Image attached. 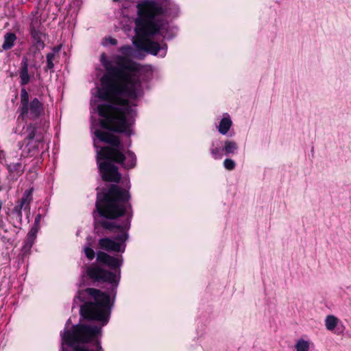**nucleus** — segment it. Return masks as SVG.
<instances>
[{
    "mask_svg": "<svg viewBox=\"0 0 351 351\" xmlns=\"http://www.w3.org/2000/svg\"><path fill=\"white\" fill-rule=\"evenodd\" d=\"M100 62L106 73L101 78L99 96L103 100L111 101L97 106L98 114L101 117V127L130 136L131 129L128 117L132 109L128 101L121 97L133 99L137 97L141 86L138 64L124 56H117L114 59L116 65H112L104 53L100 56Z\"/></svg>",
    "mask_w": 351,
    "mask_h": 351,
    "instance_id": "nucleus-1",
    "label": "nucleus"
},
{
    "mask_svg": "<svg viewBox=\"0 0 351 351\" xmlns=\"http://www.w3.org/2000/svg\"><path fill=\"white\" fill-rule=\"evenodd\" d=\"M85 295L89 300L81 305L80 315L86 319L101 322L102 325H75L72 330L64 332L62 341L71 346L75 343H82V345L75 346V351H103L99 338L101 335V327L108 323L110 317V295L99 289L87 288L79 292L74 302L77 299L83 301Z\"/></svg>",
    "mask_w": 351,
    "mask_h": 351,
    "instance_id": "nucleus-2",
    "label": "nucleus"
},
{
    "mask_svg": "<svg viewBox=\"0 0 351 351\" xmlns=\"http://www.w3.org/2000/svg\"><path fill=\"white\" fill-rule=\"evenodd\" d=\"M130 196L128 191L119 186L111 184L103 193H98L95 203L96 210L93 212L95 230L99 226L110 232H119L114 239L108 237L100 239L98 244L101 250L111 252H124V243L128 238L125 229L129 228L128 222L118 224L114 219L125 214V204Z\"/></svg>",
    "mask_w": 351,
    "mask_h": 351,
    "instance_id": "nucleus-3",
    "label": "nucleus"
},
{
    "mask_svg": "<svg viewBox=\"0 0 351 351\" xmlns=\"http://www.w3.org/2000/svg\"><path fill=\"white\" fill-rule=\"evenodd\" d=\"M171 6L170 0H144L138 3L136 32L142 36H153L166 29L168 23L164 17Z\"/></svg>",
    "mask_w": 351,
    "mask_h": 351,
    "instance_id": "nucleus-4",
    "label": "nucleus"
},
{
    "mask_svg": "<svg viewBox=\"0 0 351 351\" xmlns=\"http://www.w3.org/2000/svg\"><path fill=\"white\" fill-rule=\"evenodd\" d=\"M94 134L100 141L109 144V146L101 147L99 149V147L94 143L97 149V162L99 160H108L121 164L126 169L135 167V154L130 151L127 152V157L123 154L124 147L119 137L100 130H96Z\"/></svg>",
    "mask_w": 351,
    "mask_h": 351,
    "instance_id": "nucleus-5",
    "label": "nucleus"
},
{
    "mask_svg": "<svg viewBox=\"0 0 351 351\" xmlns=\"http://www.w3.org/2000/svg\"><path fill=\"white\" fill-rule=\"evenodd\" d=\"M20 117L23 119L28 114L32 119L38 118L44 112L43 104L38 98H34L29 103V95L25 88L21 90Z\"/></svg>",
    "mask_w": 351,
    "mask_h": 351,
    "instance_id": "nucleus-6",
    "label": "nucleus"
},
{
    "mask_svg": "<svg viewBox=\"0 0 351 351\" xmlns=\"http://www.w3.org/2000/svg\"><path fill=\"white\" fill-rule=\"evenodd\" d=\"M86 274L88 278L98 282H110L117 285V276L110 271L101 268L99 266L91 265L86 269Z\"/></svg>",
    "mask_w": 351,
    "mask_h": 351,
    "instance_id": "nucleus-7",
    "label": "nucleus"
},
{
    "mask_svg": "<svg viewBox=\"0 0 351 351\" xmlns=\"http://www.w3.org/2000/svg\"><path fill=\"white\" fill-rule=\"evenodd\" d=\"M29 31L36 49L38 51L43 49L45 47V34L39 19L34 18L32 20Z\"/></svg>",
    "mask_w": 351,
    "mask_h": 351,
    "instance_id": "nucleus-8",
    "label": "nucleus"
},
{
    "mask_svg": "<svg viewBox=\"0 0 351 351\" xmlns=\"http://www.w3.org/2000/svg\"><path fill=\"white\" fill-rule=\"evenodd\" d=\"M134 45L137 49L145 51L148 53L154 56L158 55L159 51L162 49H164V51L160 56H165L166 53V44H164L163 46H161L158 42L153 41L149 38H138L134 42Z\"/></svg>",
    "mask_w": 351,
    "mask_h": 351,
    "instance_id": "nucleus-9",
    "label": "nucleus"
},
{
    "mask_svg": "<svg viewBox=\"0 0 351 351\" xmlns=\"http://www.w3.org/2000/svg\"><path fill=\"white\" fill-rule=\"evenodd\" d=\"M99 169L102 179L107 182H119L121 180V174L118 168L110 162L104 161L99 163Z\"/></svg>",
    "mask_w": 351,
    "mask_h": 351,
    "instance_id": "nucleus-10",
    "label": "nucleus"
},
{
    "mask_svg": "<svg viewBox=\"0 0 351 351\" xmlns=\"http://www.w3.org/2000/svg\"><path fill=\"white\" fill-rule=\"evenodd\" d=\"M32 189L27 190L24 192L22 197L17 202L16 205L13 208V213L16 215L20 221L22 220V210L29 211V204L32 201Z\"/></svg>",
    "mask_w": 351,
    "mask_h": 351,
    "instance_id": "nucleus-11",
    "label": "nucleus"
},
{
    "mask_svg": "<svg viewBox=\"0 0 351 351\" xmlns=\"http://www.w3.org/2000/svg\"><path fill=\"white\" fill-rule=\"evenodd\" d=\"M97 261L112 269H116L121 265V261L115 257L110 256L104 252H98L97 254Z\"/></svg>",
    "mask_w": 351,
    "mask_h": 351,
    "instance_id": "nucleus-12",
    "label": "nucleus"
},
{
    "mask_svg": "<svg viewBox=\"0 0 351 351\" xmlns=\"http://www.w3.org/2000/svg\"><path fill=\"white\" fill-rule=\"evenodd\" d=\"M37 232L36 228H31L27 233L21 250L23 254H26L30 251L36 238Z\"/></svg>",
    "mask_w": 351,
    "mask_h": 351,
    "instance_id": "nucleus-13",
    "label": "nucleus"
},
{
    "mask_svg": "<svg viewBox=\"0 0 351 351\" xmlns=\"http://www.w3.org/2000/svg\"><path fill=\"white\" fill-rule=\"evenodd\" d=\"M19 76L21 79V84L25 86L29 82V75L28 73V60L24 57L21 61V67L20 69Z\"/></svg>",
    "mask_w": 351,
    "mask_h": 351,
    "instance_id": "nucleus-14",
    "label": "nucleus"
},
{
    "mask_svg": "<svg viewBox=\"0 0 351 351\" xmlns=\"http://www.w3.org/2000/svg\"><path fill=\"white\" fill-rule=\"evenodd\" d=\"M16 36L12 32H8L4 35L3 43L1 46L3 50H9L14 46L16 40Z\"/></svg>",
    "mask_w": 351,
    "mask_h": 351,
    "instance_id": "nucleus-15",
    "label": "nucleus"
},
{
    "mask_svg": "<svg viewBox=\"0 0 351 351\" xmlns=\"http://www.w3.org/2000/svg\"><path fill=\"white\" fill-rule=\"evenodd\" d=\"M238 149L237 144L233 141H226L224 142V146L222 149V152H224L226 156L230 154H234Z\"/></svg>",
    "mask_w": 351,
    "mask_h": 351,
    "instance_id": "nucleus-16",
    "label": "nucleus"
},
{
    "mask_svg": "<svg viewBox=\"0 0 351 351\" xmlns=\"http://www.w3.org/2000/svg\"><path fill=\"white\" fill-rule=\"evenodd\" d=\"M232 125V121L230 118L228 117H223L218 127L219 132L222 134H226L230 130V127Z\"/></svg>",
    "mask_w": 351,
    "mask_h": 351,
    "instance_id": "nucleus-17",
    "label": "nucleus"
},
{
    "mask_svg": "<svg viewBox=\"0 0 351 351\" xmlns=\"http://www.w3.org/2000/svg\"><path fill=\"white\" fill-rule=\"evenodd\" d=\"M60 51L59 47H55L53 49V51L48 53L47 54V66L46 71H53L54 67L53 60H55L56 53H58Z\"/></svg>",
    "mask_w": 351,
    "mask_h": 351,
    "instance_id": "nucleus-18",
    "label": "nucleus"
},
{
    "mask_svg": "<svg viewBox=\"0 0 351 351\" xmlns=\"http://www.w3.org/2000/svg\"><path fill=\"white\" fill-rule=\"evenodd\" d=\"M339 319L332 315H327L325 319V326L328 330L332 331L337 326Z\"/></svg>",
    "mask_w": 351,
    "mask_h": 351,
    "instance_id": "nucleus-19",
    "label": "nucleus"
},
{
    "mask_svg": "<svg viewBox=\"0 0 351 351\" xmlns=\"http://www.w3.org/2000/svg\"><path fill=\"white\" fill-rule=\"evenodd\" d=\"M296 351H309L310 343L309 341L303 339H300L295 343Z\"/></svg>",
    "mask_w": 351,
    "mask_h": 351,
    "instance_id": "nucleus-20",
    "label": "nucleus"
},
{
    "mask_svg": "<svg viewBox=\"0 0 351 351\" xmlns=\"http://www.w3.org/2000/svg\"><path fill=\"white\" fill-rule=\"evenodd\" d=\"M221 152L222 149L221 150L220 148L215 146L214 143H213L212 147L210 148V153L215 159H219L222 157Z\"/></svg>",
    "mask_w": 351,
    "mask_h": 351,
    "instance_id": "nucleus-21",
    "label": "nucleus"
},
{
    "mask_svg": "<svg viewBox=\"0 0 351 351\" xmlns=\"http://www.w3.org/2000/svg\"><path fill=\"white\" fill-rule=\"evenodd\" d=\"M223 166L227 170L231 171L235 168L236 164L233 160L230 159V158H226L223 161Z\"/></svg>",
    "mask_w": 351,
    "mask_h": 351,
    "instance_id": "nucleus-22",
    "label": "nucleus"
},
{
    "mask_svg": "<svg viewBox=\"0 0 351 351\" xmlns=\"http://www.w3.org/2000/svg\"><path fill=\"white\" fill-rule=\"evenodd\" d=\"M84 253L86 256V258L91 261L95 258V251L90 247H84Z\"/></svg>",
    "mask_w": 351,
    "mask_h": 351,
    "instance_id": "nucleus-23",
    "label": "nucleus"
},
{
    "mask_svg": "<svg viewBox=\"0 0 351 351\" xmlns=\"http://www.w3.org/2000/svg\"><path fill=\"white\" fill-rule=\"evenodd\" d=\"M28 134L27 136V138L29 140H32L36 138V129L35 127L30 125L27 128Z\"/></svg>",
    "mask_w": 351,
    "mask_h": 351,
    "instance_id": "nucleus-24",
    "label": "nucleus"
},
{
    "mask_svg": "<svg viewBox=\"0 0 351 351\" xmlns=\"http://www.w3.org/2000/svg\"><path fill=\"white\" fill-rule=\"evenodd\" d=\"M104 46H107L108 44H110L112 45H116L117 44V40L115 38H113L112 37L106 38L102 43Z\"/></svg>",
    "mask_w": 351,
    "mask_h": 351,
    "instance_id": "nucleus-25",
    "label": "nucleus"
},
{
    "mask_svg": "<svg viewBox=\"0 0 351 351\" xmlns=\"http://www.w3.org/2000/svg\"><path fill=\"white\" fill-rule=\"evenodd\" d=\"M41 218H42L41 214H38L35 217L34 223L33 226L32 227V228H36L37 232L38 231V229H39V223L41 220Z\"/></svg>",
    "mask_w": 351,
    "mask_h": 351,
    "instance_id": "nucleus-26",
    "label": "nucleus"
},
{
    "mask_svg": "<svg viewBox=\"0 0 351 351\" xmlns=\"http://www.w3.org/2000/svg\"><path fill=\"white\" fill-rule=\"evenodd\" d=\"M36 138L38 142H41L43 140V136L41 134H36Z\"/></svg>",
    "mask_w": 351,
    "mask_h": 351,
    "instance_id": "nucleus-27",
    "label": "nucleus"
},
{
    "mask_svg": "<svg viewBox=\"0 0 351 351\" xmlns=\"http://www.w3.org/2000/svg\"><path fill=\"white\" fill-rule=\"evenodd\" d=\"M130 49V47H128V46H125V47H122L121 48V51L123 52V53H125L127 50H129Z\"/></svg>",
    "mask_w": 351,
    "mask_h": 351,
    "instance_id": "nucleus-28",
    "label": "nucleus"
},
{
    "mask_svg": "<svg viewBox=\"0 0 351 351\" xmlns=\"http://www.w3.org/2000/svg\"><path fill=\"white\" fill-rule=\"evenodd\" d=\"M114 2H118L120 0H112Z\"/></svg>",
    "mask_w": 351,
    "mask_h": 351,
    "instance_id": "nucleus-29",
    "label": "nucleus"
}]
</instances>
